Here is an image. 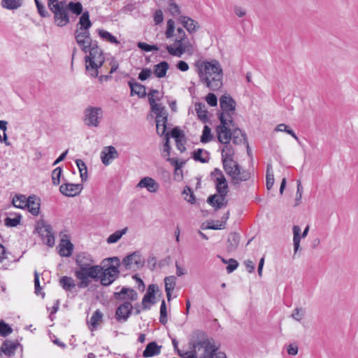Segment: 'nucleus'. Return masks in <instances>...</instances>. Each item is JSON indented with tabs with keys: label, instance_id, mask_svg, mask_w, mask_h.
Listing matches in <instances>:
<instances>
[{
	"label": "nucleus",
	"instance_id": "nucleus-1",
	"mask_svg": "<svg viewBox=\"0 0 358 358\" xmlns=\"http://www.w3.org/2000/svg\"><path fill=\"white\" fill-rule=\"evenodd\" d=\"M222 150V163L227 175L231 179V183L235 187H239L242 182L248 181L251 178L249 171L242 169L239 164L234 159L235 152L230 143H224Z\"/></svg>",
	"mask_w": 358,
	"mask_h": 358
},
{
	"label": "nucleus",
	"instance_id": "nucleus-2",
	"mask_svg": "<svg viewBox=\"0 0 358 358\" xmlns=\"http://www.w3.org/2000/svg\"><path fill=\"white\" fill-rule=\"evenodd\" d=\"M194 66L197 68V73L200 81L211 91H216L222 88L223 71L220 62L216 59L203 62L197 61Z\"/></svg>",
	"mask_w": 358,
	"mask_h": 358
},
{
	"label": "nucleus",
	"instance_id": "nucleus-3",
	"mask_svg": "<svg viewBox=\"0 0 358 358\" xmlns=\"http://www.w3.org/2000/svg\"><path fill=\"white\" fill-rule=\"evenodd\" d=\"M99 266L102 270L99 273V281L102 286L108 287L118 278L120 261L117 257L106 258Z\"/></svg>",
	"mask_w": 358,
	"mask_h": 358
},
{
	"label": "nucleus",
	"instance_id": "nucleus-4",
	"mask_svg": "<svg viewBox=\"0 0 358 358\" xmlns=\"http://www.w3.org/2000/svg\"><path fill=\"white\" fill-rule=\"evenodd\" d=\"M102 270L99 265H90L81 268H76L74 272L75 277L79 280L77 286L80 289L87 287L92 280L99 281V273Z\"/></svg>",
	"mask_w": 358,
	"mask_h": 358
},
{
	"label": "nucleus",
	"instance_id": "nucleus-5",
	"mask_svg": "<svg viewBox=\"0 0 358 358\" xmlns=\"http://www.w3.org/2000/svg\"><path fill=\"white\" fill-rule=\"evenodd\" d=\"M160 99L161 97L158 96H156V98H150L149 103L151 110L156 114L155 122L157 134L159 136H162L167 129L168 113L164 106L156 103V101H160Z\"/></svg>",
	"mask_w": 358,
	"mask_h": 358
},
{
	"label": "nucleus",
	"instance_id": "nucleus-6",
	"mask_svg": "<svg viewBox=\"0 0 358 358\" xmlns=\"http://www.w3.org/2000/svg\"><path fill=\"white\" fill-rule=\"evenodd\" d=\"M35 230L40 235L44 243L49 247L54 246L55 235L50 224H48L43 219H41L36 222Z\"/></svg>",
	"mask_w": 358,
	"mask_h": 358
},
{
	"label": "nucleus",
	"instance_id": "nucleus-7",
	"mask_svg": "<svg viewBox=\"0 0 358 358\" xmlns=\"http://www.w3.org/2000/svg\"><path fill=\"white\" fill-rule=\"evenodd\" d=\"M210 177L215 178V189L222 200H224L229 192L227 180L219 168H215L210 173Z\"/></svg>",
	"mask_w": 358,
	"mask_h": 358
},
{
	"label": "nucleus",
	"instance_id": "nucleus-8",
	"mask_svg": "<svg viewBox=\"0 0 358 358\" xmlns=\"http://www.w3.org/2000/svg\"><path fill=\"white\" fill-rule=\"evenodd\" d=\"M84 122L88 127H97L102 118L103 111L99 107L90 106L85 110Z\"/></svg>",
	"mask_w": 358,
	"mask_h": 358
},
{
	"label": "nucleus",
	"instance_id": "nucleus-9",
	"mask_svg": "<svg viewBox=\"0 0 358 358\" xmlns=\"http://www.w3.org/2000/svg\"><path fill=\"white\" fill-rule=\"evenodd\" d=\"M197 337L200 336L203 338V340H200L196 343L193 344V348H196V346L199 345L204 348L205 352L209 355L210 357H213L215 355L217 352L218 348L213 345V339L207 338V335L205 332L201 331H196Z\"/></svg>",
	"mask_w": 358,
	"mask_h": 358
},
{
	"label": "nucleus",
	"instance_id": "nucleus-10",
	"mask_svg": "<svg viewBox=\"0 0 358 358\" xmlns=\"http://www.w3.org/2000/svg\"><path fill=\"white\" fill-rule=\"evenodd\" d=\"M41 200L36 195L31 194L28 197L24 195V210H27L34 216H38L40 214Z\"/></svg>",
	"mask_w": 358,
	"mask_h": 358
},
{
	"label": "nucleus",
	"instance_id": "nucleus-11",
	"mask_svg": "<svg viewBox=\"0 0 358 358\" xmlns=\"http://www.w3.org/2000/svg\"><path fill=\"white\" fill-rule=\"evenodd\" d=\"M50 11L53 13L54 22L57 27H63L70 22V17L66 6L65 8L57 6Z\"/></svg>",
	"mask_w": 358,
	"mask_h": 358
},
{
	"label": "nucleus",
	"instance_id": "nucleus-12",
	"mask_svg": "<svg viewBox=\"0 0 358 358\" xmlns=\"http://www.w3.org/2000/svg\"><path fill=\"white\" fill-rule=\"evenodd\" d=\"M159 291V287L157 284H150L148 285L147 292L143 296L142 299V309L148 310L150 308V306L154 305L157 303L156 294Z\"/></svg>",
	"mask_w": 358,
	"mask_h": 358
},
{
	"label": "nucleus",
	"instance_id": "nucleus-13",
	"mask_svg": "<svg viewBox=\"0 0 358 358\" xmlns=\"http://www.w3.org/2000/svg\"><path fill=\"white\" fill-rule=\"evenodd\" d=\"M133 306L131 302L125 301L121 303L115 310V317L119 322H124L127 321L132 314Z\"/></svg>",
	"mask_w": 358,
	"mask_h": 358
},
{
	"label": "nucleus",
	"instance_id": "nucleus-14",
	"mask_svg": "<svg viewBox=\"0 0 358 358\" xmlns=\"http://www.w3.org/2000/svg\"><path fill=\"white\" fill-rule=\"evenodd\" d=\"M74 38L80 48L81 50L84 53H87V51L89 50V49H87V45H89L90 43H92V41H93L90 31H80L79 29H76L74 31Z\"/></svg>",
	"mask_w": 358,
	"mask_h": 358
},
{
	"label": "nucleus",
	"instance_id": "nucleus-15",
	"mask_svg": "<svg viewBox=\"0 0 358 358\" xmlns=\"http://www.w3.org/2000/svg\"><path fill=\"white\" fill-rule=\"evenodd\" d=\"M220 106L222 109L221 113H224L227 116L230 113H234L236 107V102L229 94H223L220 98Z\"/></svg>",
	"mask_w": 358,
	"mask_h": 358
},
{
	"label": "nucleus",
	"instance_id": "nucleus-16",
	"mask_svg": "<svg viewBox=\"0 0 358 358\" xmlns=\"http://www.w3.org/2000/svg\"><path fill=\"white\" fill-rule=\"evenodd\" d=\"M83 189V184L64 182L59 187V192L68 197L78 196Z\"/></svg>",
	"mask_w": 358,
	"mask_h": 358
},
{
	"label": "nucleus",
	"instance_id": "nucleus-17",
	"mask_svg": "<svg viewBox=\"0 0 358 358\" xmlns=\"http://www.w3.org/2000/svg\"><path fill=\"white\" fill-rule=\"evenodd\" d=\"M164 152H166V155H164V157L166 158V160L171 163L172 166L175 168L174 174H176L178 170H180L183 165L185 164V161L179 162L177 158H171L170 157L171 147L170 145V141H169V137L166 136L164 138Z\"/></svg>",
	"mask_w": 358,
	"mask_h": 358
},
{
	"label": "nucleus",
	"instance_id": "nucleus-18",
	"mask_svg": "<svg viewBox=\"0 0 358 358\" xmlns=\"http://www.w3.org/2000/svg\"><path fill=\"white\" fill-rule=\"evenodd\" d=\"M186 40L183 38H176L175 40V43L177 45L176 48H173L171 45H166L165 48L171 55L180 57L186 51L187 43Z\"/></svg>",
	"mask_w": 358,
	"mask_h": 358
},
{
	"label": "nucleus",
	"instance_id": "nucleus-19",
	"mask_svg": "<svg viewBox=\"0 0 358 358\" xmlns=\"http://www.w3.org/2000/svg\"><path fill=\"white\" fill-rule=\"evenodd\" d=\"M127 83L130 88L131 96L134 95H137L139 98H145L146 96V87L145 85L136 82L134 78H131Z\"/></svg>",
	"mask_w": 358,
	"mask_h": 358
},
{
	"label": "nucleus",
	"instance_id": "nucleus-20",
	"mask_svg": "<svg viewBox=\"0 0 358 358\" xmlns=\"http://www.w3.org/2000/svg\"><path fill=\"white\" fill-rule=\"evenodd\" d=\"M293 243H294V255L296 254L297 251L300 248V241L301 238H305L308 233L309 231V226H306V227L304 229L302 234L301 235V228L297 225H294L293 228Z\"/></svg>",
	"mask_w": 358,
	"mask_h": 358
},
{
	"label": "nucleus",
	"instance_id": "nucleus-21",
	"mask_svg": "<svg viewBox=\"0 0 358 358\" xmlns=\"http://www.w3.org/2000/svg\"><path fill=\"white\" fill-rule=\"evenodd\" d=\"M138 187L146 188L151 193H155L159 188V184L150 177L143 178L137 185Z\"/></svg>",
	"mask_w": 358,
	"mask_h": 358
},
{
	"label": "nucleus",
	"instance_id": "nucleus-22",
	"mask_svg": "<svg viewBox=\"0 0 358 358\" xmlns=\"http://www.w3.org/2000/svg\"><path fill=\"white\" fill-rule=\"evenodd\" d=\"M19 344L10 340H6L0 347V356L10 357L15 354Z\"/></svg>",
	"mask_w": 358,
	"mask_h": 358
},
{
	"label": "nucleus",
	"instance_id": "nucleus-23",
	"mask_svg": "<svg viewBox=\"0 0 358 358\" xmlns=\"http://www.w3.org/2000/svg\"><path fill=\"white\" fill-rule=\"evenodd\" d=\"M118 157V152L115 147L110 145L105 147L101 154L102 163L107 166L110 164V160Z\"/></svg>",
	"mask_w": 358,
	"mask_h": 358
},
{
	"label": "nucleus",
	"instance_id": "nucleus-24",
	"mask_svg": "<svg viewBox=\"0 0 358 358\" xmlns=\"http://www.w3.org/2000/svg\"><path fill=\"white\" fill-rule=\"evenodd\" d=\"M179 21L190 34L196 32L200 27L196 21L188 16H180L179 17Z\"/></svg>",
	"mask_w": 358,
	"mask_h": 358
},
{
	"label": "nucleus",
	"instance_id": "nucleus-25",
	"mask_svg": "<svg viewBox=\"0 0 358 358\" xmlns=\"http://www.w3.org/2000/svg\"><path fill=\"white\" fill-rule=\"evenodd\" d=\"M76 268L86 267L92 265L94 260L90 255L86 252H80L77 254L75 257Z\"/></svg>",
	"mask_w": 358,
	"mask_h": 358
},
{
	"label": "nucleus",
	"instance_id": "nucleus-26",
	"mask_svg": "<svg viewBox=\"0 0 358 358\" xmlns=\"http://www.w3.org/2000/svg\"><path fill=\"white\" fill-rule=\"evenodd\" d=\"M59 248V255L61 257H69L72 255L74 246L70 240L62 239Z\"/></svg>",
	"mask_w": 358,
	"mask_h": 358
},
{
	"label": "nucleus",
	"instance_id": "nucleus-27",
	"mask_svg": "<svg viewBox=\"0 0 358 358\" xmlns=\"http://www.w3.org/2000/svg\"><path fill=\"white\" fill-rule=\"evenodd\" d=\"M162 348V346L158 345V344L155 341L150 342L146 345L145 349L143 352V356L145 358H148L158 355L159 354H160Z\"/></svg>",
	"mask_w": 358,
	"mask_h": 358
},
{
	"label": "nucleus",
	"instance_id": "nucleus-28",
	"mask_svg": "<svg viewBox=\"0 0 358 358\" xmlns=\"http://www.w3.org/2000/svg\"><path fill=\"white\" fill-rule=\"evenodd\" d=\"M241 240L239 234L231 232L227 239V250L228 252H234L238 247Z\"/></svg>",
	"mask_w": 358,
	"mask_h": 358
},
{
	"label": "nucleus",
	"instance_id": "nucleus-29",
	"mask_svg": "<svg viewBox=\"0 0 358 358\" xmlns=\"http://www.w3.org/2000/svg\"><path fill=\"white\" fill-rule=\"evenodd\" d=\"M92 23L90 19V13L88 10L85 11L79 18L78 26L80 31H90Z\"/></svg>",
	"mask_w": 358,
	"mask_h": 358
},
{
	"label": "nucleus",
	"instance_id": "nucleus-30",
	"mask_svg": "<svg viewBox=\"0 0 358 358\" xmlns=\"http://www.w3.org/2000/svg\"><path fill=\"white\" fill-rule=\"evenodd\" d=\"M169 69V63L166 61H162L154 66L153 73L157 78H162L166 76Z\"/></svg>",
	"mask_w": 358,
	"mask_h": 358
},
{
	"label": "nucleus",
	"instance_id": "nucleus-31",
	"mask_svg": "<svg viewBox=\"0 0 358 358\" xmlns=\"http://www.w3.org/2000/svg\"><path fill=\"white\" fill-rule=\"evenodd\" d=\"M192 157L196 162L207 163L210 160V153L208 151L204 150L202 148H198L192 152Z\"/></svg>",
	"mask_w": 358,
	"mask_h": 358
},
{
	"label": "nucleus",
	"instance_id": "nucleus-32",
	"mask_svg": "<svg viewBox=\"0 0 358 358\" xmlns=\"http://www.w3.org/2000/svg\"><path fill=\"white\" fill-rule=\"evenodd\" d=\"M195 110L196 112L198 119H199L203 123L209 122V118L208 117V110L205 109V104L203 103L196 102Z\"/></svg>",
	"mask_w": 358,
	"mask_h": 358
},
{
	"label": "nucleus",
	"instance_id": "nucleus-33",
	"mask_svg": "<svg viewBox=\"0 0 358 358\" xmlns=\"http://www.w3.org/2000/svg\"><path fill=\"white\" fill-rule=\"evenodd\" d=\"M216 133L217 140L220 143H230L234 134V129L231 130L229 127L216 131Z\"/></svg>",
	"mask_w": 358,
	"mask_h": 358
},
{
	"label": "nucleus",
	"instance_id": "nucleus-34",
	"mask_svg": "<svg viewBox=\"0 0 358 358\" xmlns=\"http://www.w3.org/2000/svg\"><path fill=\"white\" fill-rule=\"evenodd\" d=\"M22 0H1V6L6 10H14L21 7Z\"/></svg>",
	"mask_w": 358,
	"mask_h": 358
},
{
	"label": "nucleus",
	"instance_id": "nucleus-35",
	"mask_svg": "<svg viewBox=\"0 0 358 358\" xmlns=\"http://www.w3.org/2000/svg\"><path fill=\"white\" fill-rule=\"evenodd\" d=\"M97 33L99 36L103 39L105 40L112 44L118 45L120 44V41L117 39V38L113 36L111 33L109 31L103 29H98Z\"/></svg>",
	"mask_w": 358,
	"mask_h": 358
},
{
	"label": "nucleus",
	"instance_id": "nucleus-36",
	"mask_svg": "<svg viewBox=\"0 0 358 358\" xmlns=\"http://www.w3.org/2000/svg\"><path fill=\"white\" fill-rule=\"evenodd\" d=\"M231 138L233 140V143L236 145L247 143L246 134L243 132L239 128L234 129V134Z\"/></svg>",
	"mask_w": 358,
	"mask_h": 358
},
{
	"label": "nucleus",
	"instance_id": "nucleus-37",
	"mask_svg": "<svg viewBox=\"0 0 358 358\" xmlns=\"http://www.w3.org/2000/svg\"><path fill=\"white\" fill-rule=\"evenodd\" d=\"M88 52L89 55L85 56V64H87V62H91L94 64L97 57L101 58L104 57L103 51L101 50V48H99V50H92L88 51Z\"/></svg>",
	"mask_w": 358,
	"mask_h": 358
},
{
	"label": "nucleus",
	"instance_id": "nucleus-38",
	"mask_svg": "<svg viewBox=\"0 0 358 358\" xmlns=\"http://www.w3.org/2000/svg\"><path fill=\"white\" fill-rule=\"evenodd\" d=\"M59 282L65 291H71L77 285L75 284L74 280L71 277L66 275L60 278Z\"/></svg>",
	"mask_w": 358,
	"mask_h": 358
},
{
	"label": "nucleus",
	"instance_id": "nucleus-39",
	"mask_svg": "<svg viewBox=\"0 0 358 358\" xmlns=\"http://www.w3.org/2000/svg\"><path fill=\"white\" fill-rule=\"evenodd\" d=\"M66 6L68 10L71 11L73 14H75L76 16L82 15L84 13L83 5L80 1H69L66 5Z\"/></svg>",
	"mask_w": 358,
	"mask_h": 358
},
{
	"label": "nucleus",
	"instance_id": "nucleus-40",
	"mask_svg": "<svg viewBox=\"0 0 358 358\" xmlns=\"http://www.w3.org/2000/svg\"><path fill=\"white\" fill-rule=\"evenodd\" d=\"M162 136L166 138V136L169 137V141H170V138H173L175 141L180 140L181 138H185V134L182 130L180 129L179 127H173L170 132L165 131L164 134Z\"/></svg>",
	"mask_w": 358,
	"mask_h": 358
},
{
	"label": "nucleus",
	"instance_id": "nucleus-41",
	"mask_svg": "<svg viewBox=\"0 0 358 358\" xmlns=\"http://www.w3.org/2000/svg\"><path fill=\"white\" fill-rule=\"evenodd\" d=\"M127 231L128 227H126L121 230L115 231L108 237L106 240L107 243L109 244L117 243Z\"/></svg>",
	"mask_w": 358,
	"mask_h": 358
},
{
	"label": "nucleus",
	"instance_id": "nucleus-42",
	"mask_svg": "<svg viewBox=\"0 0 358 358\" xmlns=\"http://www.w3.org/2000/svg\"><path fill=\"white\" fill-rule=\"evenodd\" d=\"M218 120L220 122V124L217 125L215 128V131H218L220 130H222L227 128H229V123L227 122V117L224 113H217Z\"/></svg>",
	"mask_w": 358,
	"mask_h": 358
},
{
	"label": "nucleus",
	"instance_id": "nucleus-43",
	"mask_svg": "<svg viewBox=\"0 0 358 358\" xmlns=\"http://www.w3.org/2000/svg\"><path fill=\"white\" fill-rule=\"evenodd\" d=\"M182 194H185L186 196L184 197V199L189 202L191 204H194L196 203V197L194 194L192 189L189 186H185L184 190L182 192Z\"/></svg>",
	"mask_w": 358,
	"mask_h": 358
},
{
	"label": "nucleus",
	"instance_id": "nucleus-44",
	"mask_svg": "<svg viewBox=\"0 0 358 358\" xmlns=\"http://www.w3.org/2000/svg\"><path fill=\"white\" fill-rule=\"evenodd\" d=\"M213 138L211 133V129L208 126L205 125L202 131V135L200 138V141L202 143H206L210 141Z\"/></svg>",
	"mask_w": 358,
	"mask_h": 358
},
{
	"label": "nucleus",
	"instance_id": "nucleus-45",
	"mask_svg": "<svg viewBox=\"0 0 358 358\" xmlns=\"http://www.w3.org/2000/svg\"><path fill=\"white\" fill-rule=\"evenodd\" d=\"M63 169L61 166L55 169L51 175L52 184L54 185H59L61 182V177L62 176Z\"/></svg>",
	"mask_w": 358,
	"mask_h": 358
},
{
	"label": "nucleus",
	"instance_id": "nucleus-46",
	"mask_svg": "<svg viewBox=\"0 0 358 358\" xmlns=\"http://www.w3.org/2000/svg\"><path fill=\"white\" fill-rule=\"evenodd\" d=\"M14 217H7L4 220V224L6 227H16L20 224L21 220V215L20 213L14 214Z\"/></svg>",
	"mask_w": 358,
	"mask_h": 358
},
{
	"label": "nucleus",
	"instance_id": "nucleus-47",
	"mask_svg": "<svg viewBox=\"0 0 358 358\" xmlns=\"http://www.w3.org/2000/svg\"><path fill=\"white\" fill-rule=\"evenodd\" d=\"M168 322L167 318V308L166 301L164 299L162 301L161 306H160V316H159V322L165 325Z\"/></svg>",
	"mask_w": 358,
	"mask_h": 358
},
{
	"label": "nucleus",
	"instance_id": "nucleus-48",
	"mask_svg": "<svg viewBox=\"0 0 358 358\" xmlns=\"http://www.w3.org/2000/svg\"><path fill=\"white\" fill-rule=\"evenodd\" d=\"M137 47L144 52H151L159 50V47L157 44L150 45L145 42H138Z\"/></svg>",
	"mask_w": 358,
	"mask_h": 358
},
{
	"label": "nucleus",
	"instance_id": "nucleus-49",
	"mask_svg": "<svg viewBox=\"0 0 358 358\" xmlns=\"http://www.w3.org/2000/svg\"><path fill=\"white\" fill-rule=\"evenodd\" d=\"M13 332L11 327L3 320H0V336L6 337Z\"/></svg>",
	"mask_w": 358,
	"mask_h": 358
},
{
	"label": "nucleus",
	"instance_id": "nucleus-50",
	"mask_svg": "<svg viewBox=\"0 0 358 358\" xmlns=\"http://www.w3.org/2000/svg\"><path fill=\"white\" fill-rule=\"evenodd\" d=\"M103 317V313L99 310H96L92 315L90 319V324L92 327V330L96 328L97 323L101 321Z\"/></svg>",
	"mask_w": 358,
	"mask_h": 358
},
{
	"label": "nucleus",
	"instance_id": "nucleus-51",
	"mask_svg": "<svg viewBox=\"0 0 358 358\" xmlns=\"http://www.w3.org/2000/svg\"><path fill=\"white\" fill-rule=\"evenodd\" d=\"M175 22L172 19H169L167 21L166 30L165 32V36L167 38H171L174 36L175 31Z\"/></svg>",
	"mask_w": 358,
	"mask_h": 358
},
{
	"label": "nucleus",
	"instance_id": "nucleus-52",
	"mask_svg": "<svg viewBox=\"0 0 358 358\" xmlns=\"http://www.w3.org/2000/svg\"><path fill=\"white\" fill-rule=\"evenodd\" d=\"M129 287H123L120 292L113 293V297L117 301H124L127 299L126 294L128 293Z\"/></svg>",
	"mask_w": 358,
	"mask_h": 358
},
{
	"label": "nucleus",
	"instance_id": "nucleus-53",
	"mask_svg": "<svg viewBox=\"0 0 358 358\" xmlns=\"http://www.w3.org/2000/svg\"><path fill=\"white\" fill-rule=\"evenodd\" d=\"M34 286H35V293L37 295H41L42 298L45 297V292H41V287L40 285L39 282V275L35 272L34 273Z\"/></svg>",
	"mask_w": 358,
	"mask_h": 358
},
{
	"label": "nucleus",
	"instance_id": "nucleus-54",
	"mask_svg": "<svg viewBox=\"0 0 358 358\" xmlns=\"http://www.w3.org/2000/svg\"><path fill=\"white\" fill-rule=\"evenodd\" d=\"M85 69L90 72V74L93 78L99 76V70L95 67V63L93 64L91 62H87L85 65Z\"/></svg>",
	"mask_w": 358,
	"mask_h": 358
},
{
	"label": "nucleus",
	"instance_id": "nucleus-55",
	"mask_svg": "<svg viewBox=\"0 0 358 358\" xmlns=\"http://www.w3.org/2000/svg\"><path fill=\"white\" fill-rule=\"evenodd\" d=\"M271 169V165H267V172H266V188L268 190H270L273 184H274V176L273 174L269 173V170Z\"/></svg>",
	"mask_w": 358,
	"mask_h": 358
},
{
	"label": "nucleus",
	"instance_id": "nucleus-56",
	"mask_svg": "<svg viewBox=\"0 0 358 358\" xmlns=\"http://www.w3.org/2000/svg\"><path fill=\"white\" fill-rule=\"evenodd\" d=\"M152 73V72L150 69H143L141 71L138 73V79L141 81H145L151 76Z\"/></svg>",
	"mask_w": 358,
	"mask_h": 358
},
{
	"label": "nucleus",
	"instance_id": "nucleus-57",
	"mask_svg": "<svg viewBox=\"0 0 358 358\" xmlns=\"http://www.w3.org/2000/svg\"><path fill=\"white\" fill-rule=\"evenodd\" d=\"M222 200V199L220 197L219 194H215L210 195L207 199V203L213 206L215 210H216V205L217 203H219V201Z\"/></svg>",
	"mask_w": 358,
	"mask_h": 358
},
{
	"label": "nucleus",
	"instance_id": "nucleus-58",
	"mask_svg": "<svg viewBox=\"0 0 358 358\" xmlns=\"http://www.w3.org/2000/svg\"><path fill=\"white\" fill-rule=\"evenodd\" d=\"M205 99L210 106L215 107L217 105V96L213 93H208L206 96Z\"/></svg>",
	"mask_w": 358,
	"mask_h": 358
},
{
	"label": "nucleus",
	"instance_id": "nucleus-59",
	"mask_svg": "<svg viewBox=\"0 0 358 358\" xmlns=\"http://www.w3.org/2000/svg\"><path fill=\"white\" fill-rule=\"evenodd\" d=\"M136 256H138V254L136 252H133L124 257L122 264L126 268H130V266L133 264L132 257H135Z\"/></svg>",
	"mask_w": 358,
	"mask_h": 358
},
{
	"label": "nucleus",
	"instance_id": "nucleus-60",
	"mask_svg": "<svg viewBox=\"0 0 358 358\" xmlns=\"http://www.w3.org/2000/svg\"><path fill=\"white\" fill-rule=\"evenodd\" d=\"M238 266V262L234 259H229L228 260V266L226 269L228 273H232Z\"/></svg>",
	"mask_w": 358,
	"mask_h": 358
},
{
	"label": "nucleus",
	"instance_id": "nucleus-61",
	"mask_svg": "<svg viewBox=\"0 0 358 358\" xmlns=\"http://www.w3.org/2000/svg\"><path fill=\"white\" fill-rule=\"evenodd\" d=\"M214 221H210V222H207V226L205 229H213V230H219V229H224L225 228V226L224 225V224L221 223L220 221H216L217 223H220L219 224H213Z\"/></svg>",
	"mask_w": 358,
	"mask_h": 358
},
{
	"label": "nucleus",
	"instance_id": "nucleus-62",
	"mask_svg": "<svg viewBox=\"0 0 358 358\" xmlns=\"http://www.w3.org/2000/svg\"><path fill=\"white\" fill-rule=\"evenodd\" d=\"M138 254V256L132 257L133 264L136 265L138 268L143 267L145 263L144 259H142L141 254L139 251H135Z\"/></svg>",
	"mask_w": 358,
	"mask_h": 358
},
{
	"label": "nucleus",
	"instance_id": "nucleus-63",
	"mask_svg": "<svg viewBox=\"0 0 358 358\" xmlns=\"http://www.w3.org/2000/svg\"><path fill=\"white\" fill-rule=\"evenodd\" d=\"M164 20L163 12L162 10L158 9L154 13V22L155 24H160Z\"/></svg>",
	"mask_w": 358,
	"mask_h": 358
},
{
	"label": "nucleus",
	"instance_id": "nucleus-64",
	"mask_svg": "<svg viewBox=\"0 0 358 358\" xmlns=\"http://www.w3.org/2000/svg\"><path fill=\"white\" fill-rule=\"evenodd\" d=\"M127 297V301H134L138 299V294L137 292L132 288L129 287L128 293L126 294Z\"/></svg>",
	"mask_w": 358,
	"mask_h": 358
}]
</instances>
